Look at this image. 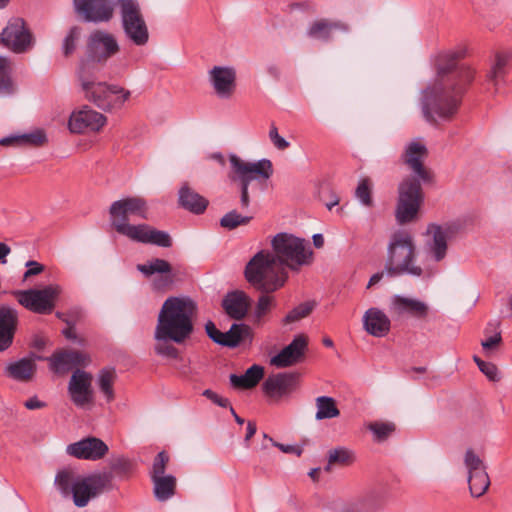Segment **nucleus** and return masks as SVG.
Instances as JSON below:
<instances>
[{
	"mask_svg": "<svg viewBox=\"0 0 512 512\" xmlns=\"http://www.w3.org/2000/svg\"><path fill=\"white\" fill-rule=\"evenodd\" d=\"M428 149L421 139L408 142L401 160L411 174L404 177L398 185V199L395 209L396 221L403 225L414 221L424 200L421 184L434 181L433 172L424 165Z\"/></svg>",
	"mask_w": 512,
	"mask_h": 512,
	"instance_id": "1",
	"label": "nucleus"
},
{
	"mask_svg": "<svg viewBox=\"0 0 512 512\" xmlns=\"http://www.w3.org/2000/svg\"><path fill=\"white\" fill-rule=\"evenodd\" d=\"M196 309L195 302L189 297L167 298L158 314L155 340H172L178 344L184 342L193 332Z\"/></svg>",
	"mask_w": 512,
	"mask_h": 512,
	"instance_id": "2",
	"label": "nucleus"
},
{
	"mask_svg": "<svg viewBox=\"0 0 512 512\" xmlns=\"http://www.w3.org/2000/svg\"><path fill=\"white\" fill-rule=\"evenodd\" d=\"M385 271L391 277L401 275L422 277L431 274L429 265L423 267L417 262L416 243L408 231L399 230L390 236Z\"/></svg>",
	"mask_w": 512,
	"mask_h": 512,
	"instance_id": "3",
	"label": "nucleus"
},
{
	"mask_svg": "<svg viewBox=\"0 0 512 512\" xmlns=\"http://www.w3.org/2000/svg\"><path fill=\"white\" fill-rule=\"evenodd\" d=\"M77 77L85 99L103 111L121 109L130 98L129 90L98 81L94 67L87 62L80 64Z\"/></svg>",
	"mask_w": 512,
	"mask_h": 512,
	"instance_id": "4",
	"label": "nucleus"
},
{
	"mask_svg": "<svg viewBox=\"0 0 512 512\" xmlns=\"http://www.w3.org/2000/svg\"><path fill=\"white\" fill-rule=\"evenodd\" d=\"M464 88L455 86L454 79L435 80L423 93L422 111L425 119H451L458 110Z\"/></svg>",
	"mask_w": 512,
	"mask_h": 512,
	"instance_id": "5",
	"label": "nucleus"
},
{
	"mask_svg": "<svg viewBox=\"0 0 512 512\" xmlns=\"http://www.w3.org/2000/svg\"><path fill=\"white\" fill-rule=\"evenodd\" d=\"M244 274L248 283L262 293H273L288 280L287 270L268 250L256 253L246 264Z\"/></svg>",
	"mask_w": 512,
	"mask_h": 512,
	"instance_id": "6",
	"label": "nucleus"
},
{
	"mask_svg": "<svg viewBox=\"0 0 512 512\" xmlns=\"http://www.w3.org/2000/svg\"><path fill=\"white\" fill-rule=\"evenodd\" d=\"M272 254L281 267L299 272L313 261L310 244L289 233H278L271 240Z\"/></svg>",
	"mask_w": 512,
	"mask_h": 512,
	"instance_id": "7",
	"label": "nucleus"
},
{
	"mask_svg": "<svg viewBox=\"0 0 512 512\" xmlns=\"http://www.w3.org/2000/svg\"><path fill=\"white\" fill-rule=\"evenodd\" d=\"M117 4L126 39L135 46H145L150 34L140 3L137 0H117Z\"/></svg>",
	"mask_w": 512,
	"mask_h": 512,
	"instance_id": "8",
	"label": "nucleus"
},
{
	"mask_svg": "<svg viewBox=\"0 0 512 512\" xmlns=\"http://www.w3.org/2000/svg\"><path fill=\"white\" fill-rule=\"evenodd\" d=\"M62 288L58 284H49L42 288H32L15 292L19 304L36 314H50L55 306Z\"/></svg>",
	"mask_w": 512,
	"mask_h": 512,
	"instance_id": "9",
	"label": "nucleus"
},
{
	"mask_svg": "<svg viewBox=\"0 0 512 512\" xmlns=\"http://www.w3.org/2000/svg\"><path fill=\"white\" fill-rule=\"evenodd\" d=\"M112 488V475L110 473H96L89 476H81L75 483L70 497L75 506L82 508L88 505L90 500L96 498L104 491Z\"/></svg>",
	"mask_w": 512,
	"mask_h": 512,
	"instance_id": "10",
	"label": "nucleus"
},
{
	"mask_svg": "<svg viewBox=\"0 0 512 512\" xmlns=\"http://www.w3.org/2000/svg\"><path fill=\"white\" fill-rule=\"evenodd\" d=\"M231 168L235 174L232 179H238L242 185H247L252 181H266L273 174L272 163L268 159H261L256 162H246L235 154L229 157Z\"/></svg>",
	"mask_w": 512,
	"mask_h": 512,
	"instance_id": "11",
	"label": "nucleus"
},
{
	"mask_svg": "<svg viewBox=\"0 0 512 512\" xmlns=\"http://www.w3.org/2000/svg\"><path fill=\"white\" fill-rule=\"evenodd\" d=\"M0 44L14 53L21 54L33 47L34 39L22 18H12L0 33Z\"/></svg>",
	"mask_w": 512,
	"mask_h": 512,
	"instance_id": "12",
	"label": "nucleus"
},
{
	"mask_svg": "<svg viewBox=\"0 0 512 512\" xmlns=\"http://www.w3.org/2000/svg\"><path fill=\"white\" fill-rule=\"evenodd\" d=\"M116 231L135 242L153 244L165 248L172 245L171 237L167 232L147 224L121 223L117 225Z\"/></svg>",
	"mask_w": 512,
	"mask_h": 512,
	"instance_id": "13",
	"label": "nucleus"
},
{
	"mask_svg": "<svg viewBox=\"0 0 512 512\" xmlns=\"http://www.w3.org/2000/svg\"><path fill=\"white\" fill-rule=\"evenodd\" d=\"M449 225L429 224L427 226L424 252L428 262L439 263L448 253V238L451 234Z\"/></svg>",
	"mask_w": 512,
	"mask_h": 512,
	"instance_id": "14",
	"label": "nucleus"
},
{
	"mask_svg": "<svg viewBox=\"0 0 512 512\" xmlns=\"http://www.w3.org/2000/svg\"><path fill=\"white\" fill-rule=\"evenodd\" d=\"M464 466L468 472L470 493L474 497H480L488 490L490 479L486 466L473 449H467L463 458Z\"/></svg>",
	"mask_w": 512,
	"mask_h": 512,
	"instance_id": "15",
	"label": "nucleus"
},
{
	"mask_svg": "<svg viewBox=\"0 0 512 512\" xmlns=\"http://www.w3.org/2000/svg\"><path fill=\"white\" fill-rule=\"evenodd\" d=\"M109 213L111 216V224L116 230L117 225L129 223L130 217L147 219L148 206L146 201L141 197H126L113 202L110 206Z\"/></svg>",
	"mask_w": 512,
	"mask_h": 512,
	"instance_id": "16",
	"label": "nucleus"
},
{
	"mask_svg": "<svg viewBox=\"0 0 512 512\" xmlns=\"http://www.w3.org/2000/svg\"><path fill=\"white\" fill-rule=\"evenodd\" d=\"M463 56L462 52H447L442 54L437 62V79L452 78L455 86H461L465 89L474 78V71L469 67H461L456 69L457 59Z\"/></svg>",
	"mask_w": 512,
	"mask_h": 512,
	"instance_id": "17",
	"label": "nucleus"
},
{
	"mask_svg": "<svg viewBox=\"0 0 512 512\" xmlns=\"http://www.w3.org/2000/svg\"><path fill=\"white\" fill-rule=\"evenodd\" d=\"M107 123V118L100 112L84 106L74 110L68 119V129L73 134L99 132Z\"/></svg>",
	"mask_w": 512,
	"mask_h": 512,
	"instance_id": "18",
	"label": "nucleus"
},
{
	"mask_svg": "<svg viewBox=\"0 0 512 512\" xmlns=\"http://www.w3.org/2000/svg\"><path fill=\"white\" fill-rule=\"evenodd\" d=\"M87 50L93 60L101 63L115 56L120 51V45L113 34L96 30L88 38Z\"/></svg>",
	"mask_w": 512,
	"mask_h": 512,
	"instance_id": "19",
	"label": "nucleus"
},
{
	"mask_svg": "<svg viewBox=\"0 0 512 512\" xmlns=\"http://www.w3.org/2000/svg\"><path fill=\"white\" fill-rule=\"evenodd\" d=\"M92 375L84 370L76 369L68 383L71 401L79 408H86L93 403Z\"/></svg>",
	"mask_w": 512,
	"mask_h": 512,
	"instance_id": "20",
	"label": "nucleus"
},
{
	"mask_svg": "<svg viewBox=\"0 0 512 512\" xmlns=\"http://www.w3.org/2000/svg\"><path fill=\"white\" fill-rule=\"evenodd\" d=\"M137 270L146 277L157 274L152 281L154 290L166 291L174 283L175 275L172 272V267L170 263L164 259L156 258L145 264H138Z\"/></svg>",
	"mask_w": 512,
	"mask_h": 512,
	"instance_id": "21",
	"label": "nucleus"
},
{
	"mask_svg": "<svg viewBox=\"0 0 512 512\" xmlns=\"http://www.w3.org/2000/svg\"><path fill=\"white\" fill-rule=\"evenodd\" d=\"M75 11L87 22H107L114 9L109 0H73Z\"/></svg>",
	"mask_w": 512,
	"mask_h": 512,
	"instance_id": "22",
	"label": "nucleus"
},
{
	"mask_svg": "<svg viewBox=\"0 0 512 512\" xmlns=\"http://www.w3.org/2000/svg\"><path fill=\"white\" fill-rule=\"evenodd\" d=\"M109 448L99 438L87 437L75 443L69 444L66 448L68 455L77 459L96 461L103 458Z\"/></svg>",
	"mask_w": 512,
	"mask_h": 512,
	"instance_id": "23",
	"label": "nucleus"
},
{
	"mask_svg": "<svg viewBox=\"0 0 512 512\" xmlns=\"http://www.w3.org/2000/svg\"><path fill=\"white\" fill-rule=\"evenodd\" d=\"M50 369L59 375L68 373L75 367L85 366L90 362L89 356L76 350H60L47 358Z\"/></svg>",
	"mask_w": 512,
	"mask_h": 512,
	"instance_id": "24",
	"label": "nucleus"
},
{
	"mask_svg": "<svg viewBox=\"0 0 512 512\" xmlns=\"http://www.w3.org/2000/svg\"><path fill=\"white\" fill-rule=\"evenodd\" d=\"M209 80L217 96L228 99L236 88V70L230 66H214L209 71Z\"/></svg>",
	"mask_w": 512,
	"mask_h": 512,
	"instance_id": "25",
	"label": "nucleus"
},
{
	"mask_svg": "<svg viewBox=\"0 0 512 512\" xmlns=\"http://www.w3.org/2000/svg\"><path fill=\"white\" fill-rule=\"evenodd\" d=\"M390 312L398 317L409 315L417 319H426L429 314V305L417 298L394 295L391 297Z\"/></svg>",
	"mask_w": 512,
	"mask_h": 512,
	"instance_id": "26",
	"label": "nucleus"
},
{
	"mask_svg": "<svg viewBox=\"0 0 512 512\" xmlns=\"http://www.w3.org/2000/svg\"><path fill=\"white\" fill-rule=\"evenodd\" d=\"M307 347V337L296 336L293 341L270 359V364L276 368H285L296 364L304 355Z\"/></svg>",
	"mask_w": 512,
	"mask_h": 512,
	"instance_id": "27",
	"label": "nucleus"
},
{
	"mask_svg": "<svg viewBox=\"0 0 512 512\" xmlns=\"http://www.w3.org/2000/svg\"><path fill=\"white\" fill-rule=\"evenodd\" d=\"M364 330L374 337L386 336L391 328L389 317L378 308H370L363 315Z\"/></svg>",
	"mask_w": 512,
	"mask_h": 512,
	"instance_id": "28",
	"label": "nucleus"
},
{
	"mask_svg": "<svg viewBox=\"0 0 512 512\" xmlns=\"http://www.w3.org/2000/svg\"><path fill=\"white\" fill-rule=\"evenodd\" d=\"M296 380L297 376L293 373L272 375L265 380L263 390L269 397L280 398L294 389Z\"/></svg>",
	"mask_w": 512,
	"mask_h": 512,
	"instance_id": "29",
	"label": "nucleus"
},
{
	"mask_svg": "<svg viewBox=\"0 0 512 512\" xmlns=\"http://www.w3.org/2000/svg\"><path fill=\"white\" fill-rule=\"evenodd\" d=\"M250 304V297L243 291L228 293L222 301L226 314L235 320H240L246 316Z\"/></svg>",
	"mask_w": 512,
	"mask_h": 512,
	"instance_id": "30",
	"label": "nucleus"
},
{
	"mask_svg": "<svg viewBox=\"0 0 512 512\" xmlns=\"http://www.w3.org/2000/svg\"><path fill=\"white\" fill-rule=\"evenodd\" d=\"M380 507V495L376 491H368L344 503L338 512H376Z\"/></svg>",
	"mask_w": 512,
	"mask_h": 512,
	"instance_id": "31",
	"label": "nucleus"
},
{
	"mask_svg": "<svg viewBox=\"0 0 512 512\" xmlns=\"http://www.w3.org/2000/svg\"><path fill=\"white\" fill-rule=\"evenodd\" d=\"M17 324V312L7 306H0V351L7 349L13 340Z\"/></svg>",
	"mask_w": 512,
	"mask_h": 512,
	"instance_id": "32",
	"label": "nucleus"
},
{
	"mask_svg": "<svg viewBox=\"0 0 512 512\" xmlns=\"http://www.w3.org/2000/svg\"><path fill=\"white\" fill-rule=\"evenodd\" d=\"M264 377V368L254 364L243 375L231 374L229 376L232 387L236 389H251Z\"/></svg>",
	"mask_w": 512,
	"mask_h": 512,
	"instance_id": "33",
	"label": "nucleus"
},
{
	"mask_svg": "<svg viewBox=\"0 0 512 512\" xmlns=\"http://www.w3.org/2000/svg\"><path fill=\"white\" fill-rule=\"evenodd\" d=\"M511 58L512 55L509 53H497L495 55L494 62L487 73V80L492 84L495 92H498L501 82L504 81Z\"/></svg>",
	"mask_w": 512,
	"mask_h": 512,
	"instance_id": "34",
	"label": "nucleus"
},
{
	"mask_svg": "<svg viewBox=\"0 0 512 512\" xmlns=\"http://www.w3.org/2000/svg\"><path fill=\"white\" fill-rule=\"evenodd\" d=\"M180 205L192 213H203L208 205V201L197 192L184 185L179 190Z\"/></svg>",
	"mask_w": 512,
	"mask_h": 512,
	"instance_id": "35",
	"label": "nucleus"
},
{
	"mask_svg": "<svg viewBox=\"0 0 512 512\" xmlns=\"http://www.w3.org/2000/svg\"><path fill=\"white\" fill-rule=\"evenodd\" d=\"M335 30H341L343 32H347L349 30L348 26L341 22H329L327 20H317L313 22L308 31L307 34L309 37L328 41L330 40L333 31Z\"/></svg>",
	"mask_w": 512,
	"mask_h": 512,
	"instance_id": "36",
	"label": "nucleus"
},
{
	"mask_svg": "<svg viewBox=\"0 0 512 512\" xmlns=\"http://www.w3.org/2000/svg\"><path fill=\"white\" fill-rule=\"evenodd\" d=\"M80 477L74 469L70 467L62 468L55 475L54 485L62 497L68 498Z\"/></svg>",
	"mask_w": 512,
	"mask_h": 512,
	"instance_id": "37",
	"label": "nucleus"
},
{
	"mask_svg": "<svg viewBox=\"0 0 512 512\" xmlns=\"http://www.w3.org/2000/svg\"><path fill=\"white\" fill-rule=\"evenodd\" d=\"M6 371L9 377L17 381H29L36 371V364L32 359L23 358L9 364Z\"/></svg>",
	"mask_w": 512,
	"mask_h": 512,
	"instance_id": "38",
	"label": "nucleus"
},
{
	"mask_svg": "<svg viewBox=\"0 0 512 512\" xmlns=\"http://www.w3.org/2000/svg\"><path fill=\"white\" fill-rule=\"evenodd\" d=\"M154 496L158 501H166L175 493L176 478L172 475L152 479Z\"/></svg>",
	"mask_w": 512,
	"mask_h": 512,
	"instance_id": "39",
	"label": "nucleus"
},
{
	"mask_svg": "<svg viewBox=\"0 0 512 512\" xmlns=\"http://www.w3.org/2000/svg\"><path fill=\"white\" fill-rule=\"evenodd\" d=\"M355 460L354 454L347 448L338 447L328 452V463L324 467L326 472L332 471L334 465L347 466Z\"/></svg>",
	"mask_w": 512,
	"mask_h": 512,
	"instance_id": "40",
	"label": "nucleus"
},
{
	"mask_svg": "<svg viewBox=\"0 0 512 512\" xmlns=\"http://www.w3.org/2000/svg\"><path fill=\"white\" fill-rule=\"evenodd\" d=\"M316 419H331L339 416L340 411L336 406V402L332 397L320 396L316 399Z\"/></svg>",
	"mask_w": 512,
	"mask_h": 512,
	"instance_id": "41",
	"label": "nucleus"
},
{
	"mask_svg": "<svg viewBox=\"0 0 512 512\" xmlns=\"http://www.w3.org/2000/svg\"><path fill=\"white\" fill-rule=\"evenodd\" d=\"M116 374L115 370L112 368H104L102 369L97 377V383L101 390V392L106 397L108 402L114 399V391H113V383L115 380Z\"/></svg>",
	"mask_w": 512,
	"mask_h": 512,
	"instance_id": "42",
	"label": "nucleus"
},
{
	"mask_svg": "<svg viewBox=\"0 0 512 512\" xmlns=\"http://www.w3.org/2000/svg\"><path fill=\"white\" fill-rule=\"evenodd\" d=\"M248 333L247 325L234 323L228 331L224 332L222 346L236 347Z\"/></svg>",
	"mask_w": 512,
	"mask_h": 512,
	"instance_id": "43",
	"label": "nucleus"
},
{
	"mask_svg": "<svg viewBox=\"0 0 512 512\" xmlns=\"http://www.w3.org/2000/svg\"><path fill=\"white\" fill-rule=\"evenodd\" d=\"M355 196L365 207L373 206L372 182L369 178H362L355 190Z\"/></svg>",
	"mask_w": 512,
	"mask_h": 512,
	"instance_id": "44",
	"label": "nucleus"
},
{
	"mask_svg": "<svg viewBox=\"0 0 512 512\" xmlns=\"http://www.w3.org/2000/svg\"><path fill=\"white\" fill-rule=\"evenodd\" d=\"M46 133L42 129H35L29 133L20 134L22 147H39L47 143Z\"/></svg>",
	"mask_w": 512,
	"mask_h": 512,
	"instance_id": "45",
	"label": "nucleus"
},
{
	"mask_svg": "<svg viewBox=\"0 0 512 512\" xmlns=\"http://www.w3.org/2000/svg\"><path fill=\"white\" fill-rule=\"evenodd\" d=\"M269 293H263L256 303L253 317L255 322L259 323L269 313V311L275 306L274 298L268 295Z\"/></svg>",
	"mask_w": 512,
	"mask_h": 512,
	"instance_id": "46",
	"label": "nucleus"
},
{
	"mask_svg": "<svg viewBox=\"0 0 512 512\" xmlns=\"http://www.w3.org/2000/svg\"><path fill=\"white\" fill-rule=\"evenodd\" d=\"M251 217L243 216L236 210L226 213L220 220V225L228 230H233L241 225H246L250 222Z\"/></svg>",
	"mask_w": 512,
	"mask_h": 512,
	"instance_id": "47",
	"label": "nucleus"
},
{
	"mask_svg": "<svg viewBox=\"0 0 512 512\" xmlns=\"http://www.w3.org/2000/svg\"><path fill=\"white\" fill-rule=\"evenodd\" d=\"M314 302H304L292 309L284 318V324H290L307 317L314 309Z\"/></svg>",
	"mask_w": 512,
	"mask_h": 512,
	"instance_id": "48",
	"label": "nucleus"
},
{
	"mask_svg": "<svg viewBox=\"0 0 512 512\" xmlns=\"http://www.w3.org/2000/svg\"><path fill=\"white\" fill-rule=\"evenodd\" d=\"M377 441H384L395 430V425L390 422H373L368 426Z\"/></svg>",
	"mask_w": 512,
	"mask_h": 512,
	"instance_id": "49",
	"label": "nucleus"
},
{
	"mask_svg": "<svg viewBox=\"0 0 512 512\" xmlns=\"http://www.w3.org/2000/svg\"><path fill=\"white\" fill-rule=\"evenodd\" d=\"M473 360L477 364L479 370L490 380L493 382H497L500 380V372L497 366L493 363L483 361L478 356H474Z\"/></svg>",
	"mask_w": 512,
	"mask_h": 512,
	"instance_id": "50",
	"label": "nucleus"
},
{
	"mask_svg": "<svg viewBox=\"0 0 512 512\" xmlns=\"http://www.w3.org/2000/svg\"><path fill=\"white\" fill-rule=\"evenodd\" d=\"M169 462V456L164 452H159L157 456L154 458L152 469L150 472L151 479H156L159 477H165L164 475L166 471L167 463Z\"/></svg>",
	"mask_w": 512,
	"mask_h": 512,
	"instance_id": "51",
	"label": "nucleus"
},
{
	"mask_svg": "<svg viewBox=\"0 0 512 512\" xmlns=\"http://www.w3.org/2000/svg\"><path fill=\"white\" fill-rule=\"evenodd\" d=\"M81 35V29L77 26L72 27L63 41V53L65 56H69L76 49L77 41Z\"/></svg>",
	"mask_w": 512,
	"mask_h": 512,
	"instance_id": "52",
	"label": "nucleus"
},
{
	"mask_svg": "<svg viewBox=\"0 0 512 512\" xmlns=\"http://www.w3.org/2000/svg\"><path fill=\"white\" fill-rule=\"evenodd\" d=\"M110 467L118 476H126L132 470L133 463L127 457L118 456L111 460Z\"/></svg>",
	"mask_w": 512,
	"mask_h": 512,
	"instance_id": "53",
	"label": "nucleus"
},
{
	"mask_svg": "<svg viewBox=\"0 0 512 512\" xmlns=\"http://www.w3.org/2000/svg\"><path fill=\"white\" fill-rule=\"evenodd\" d=\"M502 342V337L500 333H496L492 336L487 337L486 339L482 340L481 346L483 349V352L486 356H492L494 355Z\"/></svg>",
	"mask_w": 512,
	"mask_h": 512,
	"instance_id": "54",
	"label": "nucleus"
},
{
	"mask_svg": "<svg viewBox=\"0 0 512 512\" xmlns=\"http://www.w3.org/2000/svg\"><path fill=\"white\" fill-rule=\"evenodd\" d=\"M155 352L158 355L177 359L179 357L178 349L169 343L170 340H156Z\"/></svg>",
	"mask_w": 512,
	"mask_h": 512,
	"instance_id": "55",
	"label": "nucleus"
},
{
	"mask_svg": "<svg viewBox=\"0 0 512 512\" xmlns=\"http://www.w3.org/2000/svg\"><path fill=\"white\" fill-rule=\"evenodd\" d=\"M9 62L5 57L0 56V92H10V78L8 75Z\"/></svg>",
	"mask_w": 512,
	"mask_h": 512,
	"instance_id": "56",
	"label": "nucleus"
},
{
	"mask_svg": "<svg viewBox=\"0 0 512 512\" xmlns=\"http://www.w3.org/2000/svg\"><path fill=\"white\" fill-rule=\"evenodd\" d=\"M269 139L279 150H285L289 147V142L279 135L277 127L272 124L269 130Z\"/></svg>",
	"mask_w": 512,
	"mask_h": 512,
	"instance_id": "57",
	"label": "nucleus"
},
{
	"mask_svg": "<svg viewBox=\"0 0 512 512\" xmlns=\"http://www.w3.org/2000/svg\"><path fill=\"white\" fill-rule=\"evenodd\" d=\"M202 395L220 407L227 408L230 405V401L227 398L218 395L211 389L204 390Z\"/></svg>",
	"mask_w": 512,
	"mask_h": 512,
	"instance_id": "58",
	"label": "nucleus"
},
{
	"mask_svg": "<svg viewBox=\"0 0 512 512\" xmlns=\"http://www.w3.org/2000/svg\"><path fill=\"white\" fill-rule=\"evenodd\" d=\"M205 330L210 339H212L215 343L222 345L224 332L218 330L212 321H208L206 323Z\"/></svg>",
	"mask_w": 512,
	"mask_h": 512,
	"instance_id": "59",
	"label": "nucleus"
},
{
	"mask_svg": "<svg viewBox=\"0 0 512 512\" xmlns=\"http://www.w3.org/2000/svg\"><path fill=\"white\" fill-rule=\"evenodd\" d=\"M25 265L28 269L24 273V279L38 275L44 271V266L33 260L27 261Z\"/></svg>",
	"mask_w": 512,
	"mask_h": 512,
	"instance_id": "60",
	"label": "nucleus"
},
{
	"mask_svg": "<svg viewBox=\"0 0 512 512\" xmlns=\"http://www.w3.org/2000/svg\"><path fill=\"white\" fill-rule=\"evenodd\" d=\"M264 437L267 438L272 443L273 446L279 448L283 453L296 454L297 456H300L302 453V449L297 446L285 445L275 442L273 441L272 438H268L266 434H264Z\"/></svg>",
	"mask_w": 512,
	"mask_h": 512,
	"instance_id": "61",
	"label": "nucleus"
},
{
	"mask_svg": "<svg viewBox=\"0 0 512 512\" xmlns=\"http://www.w3.org/2000/svg\"><path fill=\"white\" fill-rule=\"evenodd\" d=\"M1 146H12V147H22L20 144V134H11L9 136L0 138Z\"/></svg>",
	"mask_w": 512,
	"mask_h": 512,
	"instance_id": "62",
	"label": "nucleus"
},
{
	"mask_svg": "<svg viewBox=\"0 0 512 512\" xmlns=\"http://www.w3.org/2000/svg\"><path fill=\"white\" fill-rule=\"evenodd\" d=\"M24 406L29 410L40 409L45 406V403L40 401L37 397H32L25 401Z\"/></svg>",
	"mask_w": 512,
	"mask_h": 512,
	"instance_id": "63",
	"label": "nucleus"
},
{
	"mask_svg": "<svg viewBox=\"0 0 512 512\" xmlns=\"http://www.w3.org/2000/svg\"><path fill=\"white\" fill-rule=\"evenodd\" d=\"M241 206L243 208H247L249 206L250 200H249V193H248V186L247 185H241Z\"/></svg>",
	"mask_w": 512,
	"mask_h": 512,
	"instance_id": "64",
	"label": "nucleus"
}]
</instances>
